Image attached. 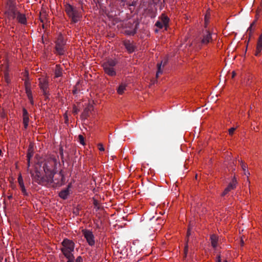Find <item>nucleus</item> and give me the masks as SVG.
Masks as SVG:
<instances>
[{"label": "nucleus", "instance_id": "nucleus-1", "mask_svg": "<svg viewBox=\"0 0 262 262\" xmlns=\"http://www.w3.org/2000/svg\"><path fill=\"white\" fill-rule=\"evenodd\" d=\"M56 163L55 160L52 159L45 164L44 176L38 170L31 172V177L34 181L42 185L52 187L61 186L63 184L64 176L61 172L58 173L55 172Z\"/></svg>", "mask_w": 262, "mask_h": 262}, {"label": "nucleus", "instance_id": "nucleus-2", "mask_svg": "<svg viewBox=\"0 0 262 262\" xmlns=\"http://www.w3.org/2000/svg\"><path fill=\"white\" fill-rule=\"evenodd\" d=\"M5 15L9 22L13 23L16 20L21 25H26V15L20 13L15 5H10L5 12Z\"/></svg>", "mask_w": 262, "mask_h": 262}, {"label": "nucleus", "instance_id": "nucleus-3", "mask_svg": "<svg viewBox=\"0 0 262 262\" xmlns=\"http://www.w3.org/2000/svg\"><path fill=\"white\" fill-rule=\"evenodd\" d=\"M62 248L61 250L66 258H70L73 255V252L74 251L75 243L70 239L65 238L62 241Z\"/></svg>", "mask_w": 262, "mask_h": 262}, {"label": "nucleus", "instance_id": "nucleus-4", "mask_svg": "<svg viewBox=\"0 0 262 262\" xmlns=\"http://www.w3.org/2000/svg\"><path fill=\"white\" fill-rule=\"evenodd\" d=\"M65 11L73 23H77L82 18L81 13L70 4L66 5Z\"/></svg>", "mask_w": 262, "mask_h": 262}, {"label": "nucleus", "instance_id": "nucleus-5", "mask_svg": "<svg viewBox=\"0 0 262 262\" xmlns=\"http://www.w3.org/2000/svg\"><path fill=\"white\" fill-rule=\"evenodd\" d=\"M117 61L115 59H108L104 62L102 67L105 73L110 76H115L116 75V71L115 68Z\"/></svg>", "mask_w": 262, "mask_h": 262}, {"label": "nucleus", "instance_id": "nucleus-6", "mask_svg": "<svg viewBox=\"0 0 262 262\" xmlns=\"http://www.w3.org/2000/svg\"><path fill=\"white\" fill-rule=\"evenodd\" d=\"M212 40L211 33L209 31L205 30L202 32L195 41L198 44V47H201L203 45H207L211 42Z\"/></svg>", "mask_w": 262, "mask_h": 262}, {"label": "nucleus", "instance_id": "nucleus-7", "mask_svg": "<svg viewBox=\"0 0 262 262\" xmlns=\"http://www.w3.org/2000/svg\"><path fill=\"white\" fill-rule=\"evenodd\" d=\"M55 50L57 54L61 55L66 52V42L62 35H59L55 42Z\"/></svg>", "mask_w": 262, "mask_h": 262}, {"label": "nucleus", "instance_id": "nucleus-8", "mask_svg": "<svg viewBox=\"0 0 262 262\" xmlns=\"http://www.w3.org/2000/svg\"><path fill=\"white\" fill-rule=\"evenodd\" d=\"M169 21V18L165 14H162L155 25L160 29L164 28L166 30L168 27Z\"/></svg>", "mask_w": 262, "mask_h": 262}, {"label": "nucleus", "instance_id": "nucleus-9", "mask_svg": "<svg viewBox=\"0 0 262 262\" xmlns=\"http://www.w3.org/2000/svg\"><path fill=\"white\" fill-rule=\"evenodd\" d=\"M82 232L89 245L90 246L94 245L95 242L94 239V236L92 232L86 229H83L82 230Z\"/></svg>", "mask_w": 262, "mask_h": 262}, {"label": "nucleus", "instance_id": "nucleus-10", "mask_svg": "<svg viewBox=\"0 0 262 262\" xmlns=\"http://www.w3.org/2000/svg\"><path fill=\"white\" fill-rule=\"evenodd\" d=\"M39 86L41 90H42L43 94L45 96L48 95V80L45 77H42L39 79Z\"/></svg>", "mask_w": 262, "mask_h": 262}, {"label": "nucleus", "instance_id": "nucleus-11", "mask_svg": "<svg viewBox=\"0 0 262 262\" xmlns=\"http://www.w3.org/2000/svg\"><path fill=\"white\" fill-rule=\"evenodd\" d=\"M237 184V180L236 179L234 178L232 181L229 183L228 186L227 188H225L224 191H223L222 193V195L224 196L226 194H227L230 191H231L232 189H234L236 187V185Z\"/></svg>", "mask_w": 262, "mask_h": 262}, {"label": "nucleus", "instance_id": "nucleus-12", "mask_svg": "<svg viewBox=\"0 0 262 262\" xmlns=\"http://www.w3.org/2000/svg\"><path fill=\"white\" fill-rule=\"evenodd\" d=\"M262 51V33L259 36L256 43V49L254 52V55L259 56Z\"/></svg>", "mask_w": 262, "mask_h": 262}, {"label": "nucleus", "instance_id": "nucleus-13", "mask_svg": "<svg viewBox=\"0 0 262 262\" xmlns=\"http://www.w3.org/2000/svg\"><path fill=\"white\" fill-rule=\"evenodd\" d=\"M123 45L127 50L128 52L130 53L134 51L135 47L129 40L124 41Z\"/></svg>", "mask_w": 262, "mask_h": 262}, {"label": "nucleus", "instance_id": "nucleus-14", "mask_svg": "<svg viewBox=\"0 0 262 262\" xmlns=\"http://www.w3.org/2000/svg\"><path fill=\"white\" fill-rule=\"evenodd\" d=\"M210 241L212 247L215 249L218 246V237L214 234L211 235Z\"/></svg>", "mask_w": 262, "mask_h": 262}, {"label": "nucleus", "instance_id": "nucleus-15", "mask_svg": "<svg viewBox=\"0 0 262 262\" xmlns=\"http://www.w3.org/2000/svg\"><path fill=\"white\" fill-rule=\"evenodd\" d=\"M33 156V149L32 146L30 145L29 147L28 150V153H27V161H28V167L30 166V160L31 158Z\"/></svg>", "mask_w": 262, "mask_h": 262}, {"label": "nucleus", "instance_id": "nucleus-16", "mask_svg": "<svg viewBox=\"0 0 262 262\" xmlns=\"http://www.w3.org/2000/svg\"><path fill=\"white\" fill-rule=\"evenodd\" d=\"M70 187V186L69 185L68 187L62 191H61L59 194V196L63 199H66L68 195L69 194V188Z\"/></svg>", "mask_w": 262, "mask_h": 262}, {"label": "nucleus", "instance_id": "nucleus-17", "mask_svg": "<svg viewBox=\"0 0 262 262\" xmlns=\"http://www.w3.org/2000/svg\"><path fill=\"white\" fill-rule=\"evenodd\" d=\"M126 88V84L125 83H121L117 89V93L119 95H122L125 91Z\"/></svg>", "mask_w": 262, "mask_h": 262}, {"label": "nucleus", "instance_id": "nucleus-18", "mask_svg": "<svg viewBox=\"0 0 262 262\" xmlns=\"http://www.w3.org/2000/svg\"><path fill=\"white\" fill-rule=\"evenodd\" d=\"M26 92L31 104H33V96L30 89L27 85Z\"/></svg>", "mask_w": 262, "mask_h": 262}, {"label": "nucleus", "instance_id": "nucleus-19", "mask_svg": "<svg viewBox=\"0 0 262 262\" xmlns=\"http://www.w3.org/2000/svg\"><path fill=\"white\" fill-rule=\"evenodd\" d=\"M55 75L56 77H59L62 75V69L59 65L56 66Z\"/></svg>", "mask_w": 262, "mask_h": 262}, {"label": "nucleus", "instance_id": "nucleus-20", "mask_svg": "<svg viewBox=\"0 0 262 262\" xmlns=\"http://www.w3.org/2000/svg\"><path fill=\"white\" fill-rule=\"evenodd\" d=\"M241 167L244 171V174L246 175L247 177H248V175L250 174L249 172L247 171H246L247 166L246 164L244 163L243 162H241Z\"/></svg>", "mask_w": 262, "mask_h": 262}, {"label": "nucleus", "instance_id": "nucleus-21", "mask_svg": "<svg viewBox=\"0 0 262 262\" xmlns=\"http://www.w3.org/2000/svg\"><path fill=\"white\" fill-rule=\"evenodd\" d=\"M19 185L20 186L21 191L22 193H23V194L26 195L27 194V192L26 189L25 188L24 182L21 183H19Z\"/></svg>", "mask_w": 262, "mask_h": 262}, {"label": "nucleus", "instance_id": "nucleus-22", "mask_svg": "<svg viewBox=\"0 0 262 262\" xmlns=\"http://www.w3.org/2000/svg\"><path fill=\"white\" fill-rule=\"evenodd\" d=\"M29 121V116L23 117V124L25 128H26L28 125Z\"/></svg>", "mask_w": 262, "mask_h": 262}, {"label": "nucleus", "instance_id": "nucleus-23", "mask_svg": "<svg viewBox=\"0 0 262 262\" xmlns=\"http://www.w3.org/2000/svg\"><path fill=\"white\" fill-rule=\"evenodd\" d=\"M161 66H162V63L158 64V71H157V74H156L157 77H158L159 74H161L162 73Z\"/></svg>", "mask_w": 262, "mask_h": 262}, {"label": "nucleus", "instance_id": "nucleus-24", "mask_svg": "<svg viewBox=\"0 0 262 262\" xmlns=\"http://www.w3.org/2000/svg\"><path fill=\"white\" fill-rule=\"evenodd\" d=\"M78 139H79V141L81 144H82V145H84L85 144L84 138L82 135H79L78 136Z\"/></svg>", "mask_w": 262, "mask_h": 262}, {"label": "nucleus", "instance_id": "nucleus-25", "mask_svg": "<svg viewBox=\"0 0 262 262\" xmlns=\"http://www.w3.org/2000/svg\"><path fill=\"white\" fill-rule=\"evenodd\" d=\"M98 149L100 150V151H104V148L103 146V144L102 143H99L98 144Z\"/></svg>", "mask_w": 262, "mask_h": 262}, {"label": "nucleus", "instance_id": "nucleus-26", "mask_svg": "<svg viewBox=\"0 0 262 262\" xmlns=\"http://www.w3.org/2000/svg\"><path fill=\"white\" fill-rule=\"evenodd\" d=\"M79 110L76 106L74 105L73 107V113L75 114H77L79 112Z\"/></svg>", "mask_w": 262, "mask_h": 262}, {"label": "nucleus", "instance_id": "nucleus-27", "mask_svg": "<svg viewBox=\"0 0 262 262\" xmlns=\"http://www.w3.org/2000/svg\"><path fill=\"white\" fill-rule=\"evenodd\" d=\"M235 128H234V127L230 128L229 129V130H228V132H229V134L230 136H232V135L233 134V133H234V131H235Z\"/></svg>", "mask_w": 262, "mask_h": 262}, {"label": "nucleus", "instance_id": "nucleus-28", "mask_svg": "<svg viewBox=\"0 0 262 262\" xmlns=\"http://www.w3.org/2000/svg\"><path fill=\"white\" fill-rule=\"evenodd\" d=\"M18 184L24 182L23 177L20 174L19 175V176L18 177Z\"/></svg>", "mask_w": 262, "mask_h": 262}, {"label": "nucleus", "instance_id": "nucleus-29", "mask_svg": "<svg viewBox=\"0 0 262 262\" xmlns=\"http://www.w3.org/2000/svg\"><path fill=\"white\" fill-rule=\"evenodd\" d=\"M28 116V113L25 108L23 109V117Z\"/></svg>", "mask_w": 262, "mask_h": 262}, {"label": "nucleus", "instance_id": "nucleus-30", "mask_svg": "<svg viewBox=\"0 0 262 262\" xmlns=\"http://www.w3.org/2000/svg\"><path fill=\"white\" fill-rule=\"evenodd\" d=\"M75 262H82V258L81 256L77 257Z\"/></svg>", "mask_w": 262, "mask_h": 262}, {"label": "nucleus", "instance_id": "nucleus-31", "mask_svg": "<svg viewBox=\"0 0 262 262\" xmlns=\"http://www.w3.org/2000/svg\"><path fill=\"white\" fill-rule=\"evenodd\" d=\"M67 258L68 259V260L67 262H74V255H72V256L71 257Z\"/></svg>", "mask_w": 262, "mask_h": 262}, {"label": "nucleus", "instance_id": "nucleus-32", "mask_svg": "<svg viewBox=\"0 0 262 262\" xmlns=\"http://www.w3.org/2000/svg\"><path fill=\"white\" fill-rule=\"evenodd\" d=\"M5 80L6 81V82H7V83H9V82H10V80H9V79L8 78V74H5Z\"/></svg>", "mask_w": 262, "mask_h": 262}, {"label": "nucleus", "instance_id": "nucleus-33", "mask_svg": "<svg viewBox=\"0 0 262 262\" xmlns=\"http://www.w3.org/2000/svg\"><path fill=\"white\" fill-rule=\"evenodd\" d=\"M187 251H188V245L187 244L185 246V249H184V253H185V255H186Z\"/></svg>", "mask_w": 262, "mask_h": 262}, {"label": "nucleus", "instance_id": "nucleus-34", "mask_svg": "<svg viewBox=\"0 0 262 262\" xmlns=\"http://www.w3.org/2000/svg\"><path fill=\"white\" fill-rule=\"evenodd\" d=\"M125 33L128 35H134L135 33V31H132V32H125Z\"/></svg>", "mask_w": 262, "mask_h": 262}, {"label": "nucleus", "instance_id": "nucleus-35", "mask_svg": "<svg viewBox=\"0 0 262 262\" xmlns=\"http://www.w3.org/2000/svg\"><path fill=\"white\" fill-rule=\"evenodd\" d=\"M217 262H221V257L220 255L217 257Z\"/></svg>", "mask_w": 262, "mask_h": 262}, {"label": "nucleus", "instance_id": "nucleus-36", "mask_svg": "<svg viewBox=\"0 0 262 262\" xmlns=\"http://www.w3.org/2000/svg\"><path fill=\"white\" fill-rule=\"evenodd\" d=\"M236 76V72L235 71H233L232 72V78H233Z\"/></svg>", "mask_w": 262, "mask_h": 262}, {"label": "nucleus", "instance_id": "nucleus-37", "mask_svg": "<svg viewBox=\"0 0 262 262\" xmlns=\"http://www.w3.org/2000/svg\"><path fill=\"white\" fill-rule=\"evenodd\" d=\"M205 20L206 23H207V21H208V18H207V15H205Z\"/></svg>", "mask_w": 262, "mask_h": 262}, {"label": "nucleus", "instance_id": "nucleus-38", "mask_svg": "<svg viewBox=\"0 0 262 262\" xmlns=\"http://www.w3.org/2000/svg\"><path fill=\"white\" fill-rule=\"evenodd\" d=\"M252 25L250 26V27L248 28V31H252Z\"/></svg>", "mask_w": 262, "mask_h": 262}, {"label": "nucleus", "instance_id": "nucleus-39", "mask_svg": "<svg viewBox=\"0 0 262 262\" xmlns=\"http://www.w3.org/2000/svg\"><path fill=\"white\" fill-rule=\"evenodd\" d=\"M241 244L242 246H243L244 245V241L243 239H242L241 241Z\"/></svg>", "mask_w": 262, "mask_h": 262}, {"label": "nucleus", "instance_id": "nucleus-40", "mask_svg": "<svg viewBox=\"0 0 262 262\" xmlns=\"http://www.w3.org/2000/svg\"><path fill=\"white\" fill-rule=\"evenodd\" d=\"M190 230H189V229H188V231H187V236H189L190 235Z\"/></svg>", "mask_w": 262, "mask_h": 262}, {"label": "nucleus", "instance_id": "nucleus-41", "mask_svg": "<svg viewBox=\"0 0 262 262\" xmlns=\"http://www.w3.org/2000/svg\"><path fill=\"white\" fill-rule=\"evenodd\" d=\"M2 150H0V155H2Z\"/></svg>", "mask_w": 262, "mask_h": 262}, {"label": "nucleus", "instance_id": "nucleus-42", "mask_svg": "<svg viewBox=\"0 0 262 262\" xmlns=\"http://www.w3.org/2000/svg\"><path fill=\"white\" fill-rule=\"evenodd\" d=\"M64 117L66 118L67 117V116L66 115V114H64Z\"/></svg>", "mask_w": 262, "mask_h": 262}, {"label": "nucleus", "instance_id": "nucleus-43", "mask_svg": "<svg viewBox=\"0 0 262 262\" xmlns=\"http://www.w3.org/2000/svg\"><path fill=\"white\" fill-rule=\"evenodd\" d=\"M224 262H228L227 260H225Z\"/></svg>", "mask_w": 262, "mask_h": 262}]
</instances>
